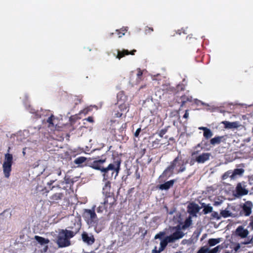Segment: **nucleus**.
Listing matches in <instances>:
<instances>
[{
  "instance_id": "obj_1",
  "label": "nucleus",
  "mask_w": 253,
  "mask_h": 253,
  "mask_svg": "<svg viewBox=\"0 0 253 253\" xmlns=\"http://www.w3.org/2000/svg\"><path fill=\"white\" fill-rule=\"evenodd\" d=\"M173 230H175V231L171 235L166 237L161 241L160 247L159 250H157V248L155 247L152 250V253H160L164 250L168 243H174L183 237L184 233L180 228H174Z\"/></svg>"
},
{
  "instance_id": "obj_2",
  "label": "nucleus",
  "mask_w": 253,
  "mask_h": 253,
  "mask_svg": "<svg viewBox=\"0 0 253 253\" xmlns=\"http://www.w3.org/2000/svg\"><path fill=\"white\" fill-rule=\"evenodd\" d=\"M120 167V162L116 161L113 164H110L107 168H104L101 167L97 162L94 161L91 167L95 169L99 170L104 173L103 176L106 179V173L110 170H114L116 171L115 177L118 174Z\"/></svg>"
},
{
  "instance_id": "obj_3",
  "label": "nucleus",
  "mask_w": 253,
  "mask_h": 253,
  "mask_svg": "<svg viewBox=\"0 0 253 253\" xmlns=\"http://www.w3.org/2000/svg\"><path fill=\"white\" fill-rule=\"evenodd\" d=\"M74 236V233L71 231L62 230L58 235L57 243L59 247H65L70 245L69 239Z\"/></svg>"
},
{
  "instance_id": "obj_4",
  "label": "nucleus",
  "mask_w": 253,
  "mask_h": 253,
  "mask_svg": "<svg viewBox=\"0 0 253 253\" xmlns=\"http://www.w3.org/2000/svg\"><path fill=\"white\" fill-rule=\"evenodd\" d=\"M10 148L8 149V152L4 155V162L2 164L3 172L5 178H9L10 173L11 171V166L12 164L13 156L12 154L9 153Z\"/></svg>"
},
{
  "instance_id": "obj_5",
  "label": "nucleus",
  "mask_w": 253,
  "mask_h": 253,
  "mask_svg": "<svg viewBox=\"0 0 253 253\" xmlns=\"http://www.w3.org/2000/svg\"><path fill=\"white\" fill-rule=\"evenodd\" d=\"M95 206H93L91 210L85 209L84 216L88 224H92L96 221L97 216L95 212Z\"/></svg>"
},
{
  "instance_id": "obj_6",
  "label": "nucleus",
  "mask_w": 253,
  "mask_h": 253,
  "mask_svg": "<svg viewBox=\"0 0 253 253\" xmlns=\"http://www.w3.org/2000/svg\"><path fill=\"white\" fill-rule=\"evenodd\" d=\"M178 103H180V107L178 111H180L184 106L188 107L192 104V97L190 96L182 95L179 99Z\"/></svg>"
},
{
  "instance_id": "obj_7",
  "label": "nucleus",
  "mask_w": 253,
  "mask_h": 253,
  "mask_svg": "<svg viewBox=\"0 0 253 253\" xmlns=\"http://www.w3.org/2000/svg\"><path fill=\"white\" fill-rule=\"evenodd\" d=\"M236 196L241 197L246 195L249 193V190L246 189V186L242 183H238L236 187Z\"/></svg>"
},
{
  "instance_id": "obj_8",
  "label": "nucleus",
  "mask_w": 253,
  "mask_h": 253,
  "mask_svg": "<svg viewBox=\"0 0 253 253\" xmlns=\"http://www.w3.org/2000/svg\"><path fill=\"white\" fill-rule=\"evenodd\" d=\"M83 241L88 245H91L94 243L95 239L91 234H88L86 232H84L82 235Z\"/></svg>"
},
{
  "instance_id": "obj_9",
  "label": "nucleus",
  "mask_w": 253,
  "mask_h": 253,
  "mask_svg": "<svg viewBox=\"0 0 253 253\" xmlns=\"http://www.w3.org/2000/svg\"><path fill=\"white\" fill-rule=\"evenodd\" d=\"M253 207V203L250 201H247L243 205V211L246 216H249L251 214Z\"/></svg>"
},
{
  "instance_id": "obj_10",
  "label": "nucleus",
  "mask_w": 253,
  "mask_h": 253,
  "mask_svg": "<svg viewBox=\"0 0 253 253\" xmlns=\"http://www.w3.org/2000/svg\"><path fill=\"white\" fill-rule=\"evenodd\" d=\"M222 124H224L225 128L227 129L236 128L241 126L240 123L238 122H229L228 121H223L222 122Z\"/></svg>"
},
{
  "instance_id": "obj_11",
  "label": "nucleus",
  "mask_w": 253,
  "mask_h": 253,
  "mask_svg": "<svg viewBox=\"0 0 253 253\" xmlns=\"http://www.w3.org/2000/svg\"><path fill=\"white\" fill-rule=\"evenodd\" d=\"M236 232L238 236L243 238H246L249 234L248 230L247 229H244V228L241 226L237 228Z\"/></svg>"
},
{
  "instance_id": "obj_12",
  "label": "nucleus",
  "mask_w": 253,
  "mask_h": 253,
  "mask_svg": "<svg viewBox=\"0 0 253 253\" xmlns=\"http://www.w3.org/2000/svg\"><path fill=\"white\" fill-rule=\"evenodd\" d=\"M211 155L209 153H203L197 157L196 161L199 163H204L210 159Z\"/></svg>"
},
{
  "instance_id": "obj_13",
  "label": "nucleus",
  "mask_w": 253,
  "mask_h": 253,
  "mask_svg": "<svg viewBox=\"0 0 253 253\" xmlns=\"http://www.w3.org/2000/svg\"><path fill=\"white\" fill-rule=\"evenodd\" d=\"M244 169H235L232 173V174L230 175V178L232 179H234L236 178L237 175L241 176L244 172Z\"/></svg>"
},
{
  "instance_id": "obj_14",
  "label": "nucleus",
  "mask_w": 253,
  "mask_h": 253,
  "mask_svg": "<svg viewBox=\"0 0 253 253\" xmlns=\"http://www.w3.org/2000/svg\"><path fill=\"white\" fill-rule=\"evenodd\" d=\"M173 184V181L170 180L166 182L164 184H161L159 186V189L161 190H168Z\"/></svg>"
},
{
  "instance_id": "obj_15",
  "label": "nucleus",
  "mask_w": 253,
  "mask_h": 253,
  "mask_svg": "<svg viewBox=\"0 0 253 253\" xmlns=\"http://www.w3.org/2000/svg\"><path fill=\"white\" fill-rule=\"evenodd\" d=\"M199 129L204 131V136L206 138H209L212 136V133L210 129L206 127H200Z\"/></svg>"
},
{
  "instance_id": "obj_16",
  "label": "nucleus",
  "mask_w": 253,
  "mask_h": 253,
  "mask_svg": "<svg viewBox=\"0 0 253 253\" xmlns=\"http://www.w3.org/2000/svg\"><path fill=\"white\" fill-rule=\"evenodd\" d=\"M59 188H56L55 191L57 192L54 194H52L50 199L53 201H56L60 199L61 197V194L59 192V191L60 190Z\"/></svg>"
},
{
  "instance_id": "obj_17",
  "label": "nucleus",
  "mask_w": 253,
  "mask_h": 253,
  "mask_svg": "<svg viewBox=\"0 0 253 253\" xmlns=\"http://www.w3.org/2000/svg\"><path fill=\"white\" fill-rule=\"evenodd\" d=\"M34 238L39 243L42 245L47 244L49 242L48 239L38 236H35Z\"/></svg>"
},
{
  "instance_id": "obj_18",
  "label": "nucleus",
  "mask_w": 253,
  "mask_h": 253,
  "mask_svg": "<svg viewBox=\"0 0 253 253\" xmlns=\"http://www.w3.org/2000/svg\"><path fill=\"white\" fill-rule=\"evenodd\" d=\"M229 104L233 106L232 109H244L247 108V105L246 104L238 103H231Z\"/></svg>"
},
{
  "instance_id": "obj_19",
  "label": "nucleus",
  "mask_w": 253,
  "mask_h": 253,
  "mask_svg": "<svg viewBox=\"0 0 253 253\" xmlns=\"http://www.w3.org/2000/svg\"><path fill=\"white\" fill-rule=\"evenodd\" d=\"M221 241V238L210 239L208 241V244L210 246H214Z\"/></svg>"
},
{
  "instance_id": "obj_20",
  "label": "nucleus",
  "mask_w": 253,
  "mask_h": 253,
  "mask_svg": "<svg viewBox=\"0 0 253 253\" xmlns=\"http://www.w3.org/2000/svg\"><path fill=\"white\" fill-rule=\"evenodd\" d=\"M222 138V136H218V137H216L213 138H212L211 140V143L212 145H215L216 144H219Z\"/></svg>"
},
{
  "instance_id": "obj_21",
  "label": "nucleus",
  "mask_w": 253,
  "mask_h": 253,
  "mask_svg": "<svg viewBox=\"0 0 253 253\" xmlns=\"http://www.w3.org/2000/svg\"><path fill=\"white\" fill-rule=\"evenodd\" d=\"M197 104H198V105H203V106H205V108L208 110H210L211 109H216L215 108H213V107L209 105V104L204 103L203 102H202L201 101H198Z\"/></svg>"
},
{
  "instance_id": "obj_22",
  "label": "nucleus",
  "mask_w": 253,
  "mask_h": 253,
  "mask_svg": "<svg viewBox=\"0 0 253 253\" xmlns=\"http://www.w3.org/2000/svg\"><path fill=\"white\" fill-rule=\"evenodd\" d=\"M212 211V207L209 205H206L204 206V208L203 209V211L204 214H207L208 213L211 212Z\"/></svg>"
},
{
  "instance_id": "obj_23",
  "label": "nucleus",
  "mask_w": 253,
  "mask_h": 253,
  "mask_svg": "<svg viewBox=\"0 0 253 253\" xmlns=\"http://www.w3.org/2000/svg\"><path fill=\"white\" fill-rule=\"evenodd\" d=\"M86 160V158L84 157H81L78 158H77L75 160L74 162L76 164L80 165V164H81L84 163Z\"/></svg>"
},
{
  "instance_id": "obj_24",
  "label": "nucleus",
  "mask_w": 253,
  "mask_h": 253,
  "mask_svg": "<svg viewBox=\"0 0 253 253\" xmlns=\"http://www.w3.org/2000/svg\"><path fill=\"white\" fill-rule=\"evenodd\" d=\"M222 249V247L220 245L217 246L213 249L210 250L209 249L208 253H217L219 250Z\"/></svg>"
},
{
  "instance_id": "obj_25",
  "label": "nucleus",
  "mask_w": 253,
  "mask_h": 253,
  "mask_svg": "<svg viewBox=\"0 0 253 253\" xmlns=\"http://www.w3.org/2000/svg\"><path fill=\"white\" fill-rule=\"evenodd\" d=\"M220 214L224 217H227L231 216V213L227 210H223L221 211Z\"/></svg>"
},
{
  "instance_id": "obj_26",
  "label": "nucleus",
  "mask_w": 253,
  "mask_h": 253,
  "mask_svg": "<svg viewBox=\"0 0 253 253\" xmlns=\"http://www.w3.org/2000/svg\"><path fill=\"white\" fill-rule=\"evenodd\" d=\"M209 248L206 247H202L197 252V253H208Z\"/></svg>"
},
{
  "instance_id": "obj_27",
  "label": "nucleus",
  "mask_w": 253,
  "mask_h": 253,
  "mask_svg": "<svg viewBox=\"0 0 253 253\" xmlns=\"http://www.w3.org/2000/svg\"><path fill=\"white\" fill-rule=\"evenodd\" d=\"M47 122L50 125H54L55 123V117L51 115L47 120Z\"/></svg>"
},
{
  "instance_id": "obj_28",
  "label": "nucleus",
  "mask_w": 253,
  "mask_h": 253,
  "mask_svg": "<svg viewBox=\"0 0 253 253\" xmlns=\"http://www.w3.org/2000/svg\"><path fill=\"white\" fill-rule=\"evenodd\" d=\"M153 31H154V30H153V28L146 27L145 29V34L146 35L150 34V33H152V32H153Z\"/></svg>"
},
{
  "instance_id": "obj_29",
  "label": "nucleus",
  "mask_w": 253,
  "mask_h": 253,
  "mask_svg": "<svg viewBox=\"0 0 253 253\" xmlns=\"http://www.w3.org/2000/svg\"><path fill=\"white\" fill-rule=\"evenodd\" d=\"M231 172L230 171H227L226 172H225L222 176V179H226V178H227L229 176L230 177V174H231Z\"/></svg>"
},
{
  "instance_id": "obj_30",
  "label": "nucleus",
  "mask_w": 253,
  "mask_h": 253,
  "mask_svg": "<svg viewBox=\"0 0 253 253\" xmlns=\"http://www.w3.org/2000/svg\"><path fill=\"white\" fill-rule=\"evenodd\" d=\"M140 131H141V128H137L134 133V136L135 137H137L139 135Z\"/></svg>"
},
{
  "instance_id": "obj_31",
  "label": "nucleus",
  "mask_w": 253,
  "mask_h": 253,
  "mask_svg": "<svg viewBox=\"0 0 253 253\" xmlns=\"http://www.w3.org/2000/svg\"><path fill=\"white\" fill-rule=\"evenodd\" d=\"M103 206H100L97 208V211L98 212H101L103 210Z\"/></svg>"
},
{
  "instance_id": "obj_32",
  "label": "nucleus",
  "mask_w": 253,
  "mask_h": 253,
  "mask_svg": "<svg viewBox=\"0 0 253 253\" xmlns=\"http://www.w3.org/2000/svg\"><path fill=\"white\" fill-rule=\"evenodd\" d=\"M115 116L116 117L119 118V117H121L122 116V113H121L118 112L117 113H116L115 114Z\"/></svg>"
},
{
  "instance_id": "obj_33",
  "label": "nucleus",
  "mask_w": 253,
  "mask_h": 253,
  "mask_svg": "<svg viewBox=\"0 0 253 253\" xmlns=\"http://www.w3.org/2000/svg\"><path fill=\"white\" fill-rule=\"evenodd\" d=\"M95 161L97 162L99 164H100L104 163L105 162V160H100Z\"/></svg>"
},
{
  "instance_id": "obj_34",
  "label": "nucleus",
  "mask_w": 253,
  "mask_h": 253,
  "mask_svg": "<svg viewBox=\"0 0 253 253\" xmlns=\"http://www.w3.org/2000/svg\"><path fill=\"white\" fill-rule=\"evenodd\" d=\"M86 120H87V121L89 122H91V123L93 122V119H92V117H89L87 118L86 119Z\"/></svg>"
},
{
  "instance_id": "obj_35",
  "label": "nucleus",
  "mask_w": 253,
  "mask_h": 253,
  "mask_svg": "<svg viewBox=\"0 0 253 253\" xmlns=\"http://www.w3.org/2000/svg\"><path fill=\"white\" fill-rule=\"evenodd\" d=\"M166 131L165 130H162L160 133V136L161 137H162L163 135L165 133Z\"/></svg>"
},
{
  "instance_id": "obj_36",
  "label": "nucleus",
  "mask_w": 253,
  "mask_h": 253,
  "mask_svg": "<svg viewBox=\"0 0 253 253\" xmlns=\"http://www.w3.org/2000/svg\"><path fill=\"white\" fill-rule=\"evenodd\" d=\"M252 221L250 222V225L251 226L252 229L253 230V216H252Z\"/></svg>"
},
{
  "instance_id": "obj_37",
  "label": "nucleus",
  "mask_w": 253,
  "mask_h": 253,
  "mask_svg": "<svg viewBox=\"0 0 253 253\" xmlns=\"http://www.w3.org/2000/svg\"><path fill=\"white\" fill-rule=\"evenodd\" d=\"M155 239H161V236H160V234H156V235H155Z\"/></svg>"
},
{
  "instance_id": "obj_38",
  "label": "nucleus",
  "mask_w": 253,
  "mask_h": 253,
  "mask_svg": "<svg viewBox=\"0 0 253 253\" xmlns=\"http://www.w3.org/2000/svg\"><path fill=\"white\" fill-rule=\"evenodd\" d=\"M188 115H189V114L187 112H186V113H185V114L183 116V117L184 118L186 119L188 118Z\"/></svg>"
},
{
  "instance_id": "obj_39",
  "label": "nucleus",
  "mask_w": 253,
  "mask_h": 253,
  "mask_svg": "<svg viewBox=\"0 0 253 253\" xmlns=\"http://www.w3.org/2000/svg\"><path fill=\"white\" fill-rule=\"evenodd\" d=\"M240 248V246L239 245H238L235 248V251H237Z\"/></svg>"
},
{
  "instance_id": "obj_40",
  "label": "nucleus",
  "mask_w": 253,
  "mask_h": 253,
  "mask_svg": "<svg viewBox=\"0 0 253 253\" xmlns=\"http://www.w3.org/2000/svg\"><path fill=\"white\" fill-rule=\"evenodd\" d=\"M159 234H160V236H161V237L162 236H164V235L165 233H164V232H160V233H159Z\"/></svg>"
},
{
  "instance_id": "obj_41",
  "label": "nucleus",
  "mask_w": 253,
  "mask_h": 253,
  "mask_svg": "<svg viewBox=\"0 0 253 253\" xmlns=\"http://www.w3.org/2000/svg\"><path fill=\"white\" fill-rule=\"evenodd\" d=\"M25 149H26V148H24V149H23V152H22V153H23V155H25V154H26V153H25Z\"/></svg>"
},
{
  "instance_id": "obj_42",
  "label": "nucleus",
  "mask_w": 253,
  "mask_h": 253,
  "mask_svg": "<svg viewBox=\"0 0 253 253\" xmlns=\"http://www.w3.org/2000/svg\"><path fill=\"white\" fill-rule=\"evenodd\" d=\"M6 211H4L3 213H1V214H4L5 213Z\"/></svg>"
},
{
  "instance_id": "obj_43",
  "label": "nucleus",
  "mask_w": 253,
  "mask_h": 253,
  "mask_svg": "<svg viewBox=\"0 0 253 253\" xmlns=\"http://www.w3.org/2000/svg\"><path fill=\"white\" fill-rule=\"evenodd\" d=\"M248 243H249V242L244 243V244H248Z\"/></svg>"
},
{
  "instance_id": "obj_44",
  "label": "nucleus",
  "mask_w": 253,
  "mask_h": 253,
  "mask_svg": "<svg viewBox=\"0 0 253 253\" xmlns=\"http://www.w3.org/2000/svg\"><path fill=\"white\" fill-rule=\"evenodd\" d=\"M177 158H176V159L174 160V162L176 161H177Z\"/></svg>"
},
{
  "instance_id": "obj_45",
  "label": "nucleus",
  "mask_w": 253,
  "mask_h": 253,
  "mask_svg": "<svg viewBox=\"0 0 253 253\" xmlns=\"http://www.w3.org/2000/svg\"><path fill=\"white\" fill-rule=\"evenodd\" d=\"M184 169H182L181 170V171H183V170H184Z\"/></svg>"
},
{
  "instance_id": "obj_46",
  "label": "nucleus",
  "mask_w": 253,
  "mask_h": 253,
  "mask_svg": "<svg viewBox=\"0 0 253 253\" xmlns=\"http://www.w3.org/2000/svg\"><path fill=\"white\" fill-rule=\"evenodd\" d=\"M185 111H188V109H186Z\"/></svg>"
}]
</instances>
